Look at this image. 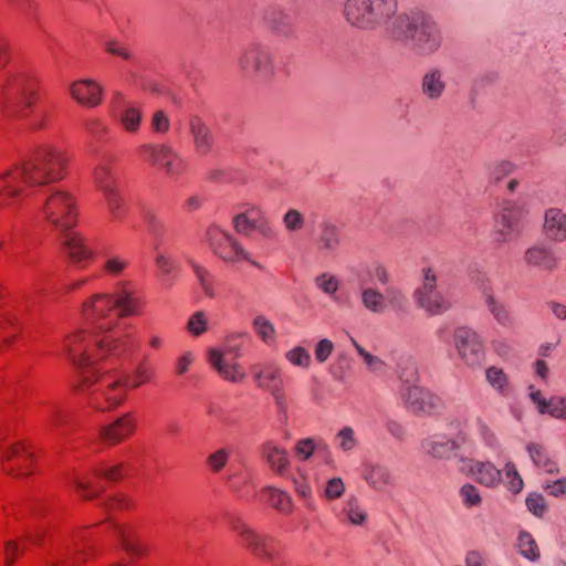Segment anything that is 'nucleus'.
<instances>
[{
  "label": "nucleus",
  "mask_w": 566,
  "mask_h": 566,
  "mask_svg": "<svg viewBox=\"0 0 566 566\" xmlns=\"http://www.w3.org/2000/svg\"><path fill=\"white\" fill-rule=\"evenodd\" d=\"M399 395L406 409L415 415H434L443 407L439 396L417 384L401 386Z\"/></svg>",
  "instance_id": "nucleus-12"
},
{
  "label": "nucleus",
  "mask_w": 566,
  "mask_h": 566,
  "mask_svg": "<svg viewBox=\"0 0 566 566\" xmlns=\"http://www.w3.org/2000/svg\"><path fill=\"white\" fill-rule=\"evenodd\" d=\"M343 13L352 27L367 31L385 28L392 34L400 14L398 0H346Z\"/></svg>",
  "instance_id": "nucleus-4"
},
{
  "label": "nucleus",
  "mask_w": 566,
  "mask_h": 566,
  "mask_svg": "<svg viewBox=\"0 0 566 566\" xmlns=\"http://www.w3.org/2000/svg\"><path fill=\"white\" fill-rule=\"evenodd\" d=\"M230 459V451L228 449L221 448L217 451L212 452L208 459L207 463L210 470L214 473L220 472L228 464Z\"/></svg>",
  "instance_id": "nucleus-56"
},
{
  "label": "nucleus",
  "mask_w": 566,
  "mask_h": 566,
  "mask_svg": "<svg viewBox=\"0 0 566 566\" xmlns=\"http://www.w3.org/2000/svg\"><path fill=\"white\" fill-rule=\"evenodd\" d=\"M230 525L238 535L241 545L253 556L262 562H277L280 545L273 536L256 531L240 517L232 518Z\"/></svg>",
  "instance_id": "nucleus-8"
},
{
  "label": "nucleus",
  "mask_w": 566,
  "mask_h": 566,
  "mask_svg": "<svg viewBox=\"0 0 566 566\" xmlns=\"http://www.w3.org/2000/svg\"><path fill=\"white\" fill-rule=\"evenodd\" d=\"M93 175L111 217L115 221H122L126 214V203L119 190L117 172L109 163L101 161L94 168Z\"/></svg>",
  "instance_id": "nucleus-9"
},
{
  "label": "nucleus",
  "mask_w": 566,
  "mask_h": 566,
  "mask_svg": "<svg viewBox=\"0 0 566 566\" xmlns=\"http://www.w3.org/2000/svg\"><path fill=\"white\" fill-rule=\"evenodd\" d=\"M453 344L459 358L468 366H478L484 357V340L472 327L459 326L453 333Z\"/></svg>",
  "instance_id": "nucleus-13"
},
{
  "label": "nucleus",
  "mask_w": 566,
  "mask_h": 566,
  "mask_svg": "<svg viewBox=\"0 0 566 566\" xmlns=\"http://www.w3.org/2000/svg\"><path fill=\"white\" fill-rule=\"evenodd\" d=\"M188 263L193 270L203 293L208 297H214L216 292L213 289V281L210 272L206 268L193 261L192 259H188Z\"/></svg>",
  "instance_id": "nucleus-48"
},
{
  "label": "nucleus",
  "mask_w": 566,
  "mask_h": 566,
  "mask_svg": "<svg viewBox=\"0 0 566 566\" xmlns=\"http://www.w3.org/2000/svg\"><path fill=\"white\" fill-rule=\"evenodd\" d=\"M38 98L36 81L27 73L10 74L0 85V105L9 117L28 118Z\"/></svg>",
  "instance_id": "nucleus-5"
},
{
  "label": "nucleus",
  "mask_w": 566,
  "mask_h": 566,
  "mask_svg": "<svg viewBox=\"0 0 566 566\" xmlns=\"http://www.w3.org/2000/svg\"><path fill=\"white\" fill-rule=\"evenodd\" d=\"M256 386L271 394L277 412L284 418L287 417L289 400L285 392L284 380L281 368L269 364L254 370Z\"/></svg>",
  "instance_id": "nucleus-11"
},
{
  "label": "nucleus",
  "mask_w": 566,
  "mask_h": 566,
  "mask_svg": "<svg viewBox=\"0 0 566 566\" xmlns=\"http://www.w3.org/2000/svg\"><path fill=\"white\" fill-rule=\"evenodd\" d=\"M460 472L471 475L479 484L495 489L503 481V472L491 461H479L474 459H460Z\"/></svg>",
  "instance_id": "nucleus-18"
},
{
  "label": "nucleus",
  "mask_w": 566,
  "mask_h": 566,
  "mask_svg": "<svg viewBox=\"0 0 566 566\" xmlns=\"http://www.w3.org/2000/svg\"><path fill=\"white\" fill-rule=\"evenodd\" d=\"M543 233L553 242L566 241V212L559 208H548L544 211Z\"/></svg>",
  "instance_id": "nucleus-26"
},
{
  "label": "nucleus",
  "mask_w": 566,
  "mask_h": 566,
  "mask_svg": "<svg viewBox=\"0 0 566 566\" xmlns=\"http://www.w3.org/2000/svg\"><path fill=\"white\" fill-rule=\"evenodd\" d=\"M268 496L269 503L277 511L290 514L293 511V500L289 493L283 490L268 486L263 490Z\"/></svg>",
  "instance_id": "nucleus-41"
},
{
  "label": "nucleus",
  "mask_w": 566,
  "mask_h": 566,
  "mask_svg": "<svg viewBox=\"0 0 566 566\" xmlns=\"http://www.w3.org/2000/svg\"><path fill=\"white\" fill-rule=\"evenodd\" d=\"M526 506L537 517H543L547 511L546 501L543 495L532 493L526 497Z\"/></svg>",
  "instance_id": "nucleus-58"
},
{
  "label": "nucleus",
  "mask_w": 566,
  "mask_h": 566,
  "mask_svg": "<svg viewBox=\"0 0 566 566\" xmlns=\"http://www.w3.org/2000/svg\"><path fill=\"white\" fill-rule=\"evenodd\" d=\"M70 92L73 98L84 106L95 107L102 102L103 90L92 80L74 82Z\"/></svg>",
  "instance_id": "nucleus-31"
},
{
  "label": "nucleus",
  "mask_w": 566,
  "mask_h": 566,
  "mask_svg": "<svg viewBox=\"0 0 566 566\" xmlns=\"http://www.w3.org/2000/svg\"><path fill=\"white\" fill-rule=\"evenodd\" d=\"M252 326L256 335L268 345L276 340V329L273 323L264 315H256L253 318Z\"/></svg>",
  "instance_id": "nucleus-45"
},
{
  "label": "nucleus",
  "mask_w": 566,
  "mask_h": 566,
  "mask_svg": "<svg viewBox=\"0 0 566 566\" xmlns=\"http://www.w3.org/2000/svg\"><path fill=\"white\" fill-rule=\"evenodd\" d=\"M189 129L193 139L196 151L200 156L208 155L213 148V135L207 123L199 116H191Z\"/></svg>",
  "instance_id": "nucleus-30"
},
{
  "label": "nucleus",
  "mask_w": 566,
  "mask_h": 566,
  "mask_svg": "<svg viewBox=\"0 0 566 566\" xmlns=\"http://www.w3.org/2000/svg\"><path fill=\"white\" fill-rule=\"evenodd\" d=\"M504 474L507 489L515 494L521 492L524 486V482L513 462L510 461L505 464Z\"/></svg>",
  "instance_id": "nucleus-53"
},
{
  "label": "nucleus",
  "mask_w": 566,
  "mask_h": 566,
  "mask_svg": "<svg viewBox=\"0 0 566 566\" xmlns=\"http://www.w3.org/2000/svg\"><path fill=\"white\" fill-rule=\"evenodd\" d=\"M342 515L356 526H361L367 521V512L356 496L347 499L342 509Z\"/></svg>",
  "instance_id": "nucleus-42"
},
{
  "label": "nucleus",
  "mask_w": 566,
  "mask_h": 566,
  "mask_svg": "<svg viewBox=\"0 0 566 566\" xmlns=\"http://www.w3.org/2000/svg\"><path fill=\"white\" fill-rule=\"evenodd\" d=\"M516 547L522 557L525 559L535 563L541 558L539 547L533 537V535L527 531H521L518 533L516 539Z\"/></svg>",
  "instance_id": "nucleus-37"
},
{
  "label": "nucleus",
  "mask_w": 566,
  "mask_h": 566,
  "mask_svg": "<svg viewBox=\"0 0 566 566\" xmlns=\"http://www.w3.org/2000/svg\"><path fill=\"white\" fill-rule=\"evenodd\" d=\"M233 227L238 233L247 237L251 235L253 231H258L268 239L274 237V230L270 221L255 206H251L243 212L235 214Z\"/></svg>",
  "instance_id": "nucleus-17"
},
{
  "label": "nucleus",
  "mask_w": 566,
  "mask_h": 566,
  "mask_svg": "<svg viewBox=\"0 0 566 566\" xmlns=\"http://www.w3.org/2000/svg\"><path fill=\"white\" fill-rule=\"evenodd\" d=\"M104 49L107 53L122 57L126 61H133L134 54L130 50V48L115 39H108L104 42Z\"/></svg>",
  "instance_id": "nucleus-54"
},
{
  "label": "nucleus",
  "mask_w": 566,
  "mask_h": 566,
  "mask_svg": "<svg viewBox=\"0 0 566 566\" xmlns=\"http://www.w3.org/2000/svg\"><path fill=\"white\" fill-rule=\"evenodd\" d=\"M116 98L120 101L123 99V96L119 93H116ZM115 111L120 124L127 132L136 133L139 129L142 113L137 107L125 102L122 104L117 102Z\"/></svg>",
  "instance_id": "nucleus-34"
},
{
  "label": "nucleus",
  "mask_w": 566,
  "mask_h": 566,
  "mask_svg": "<svg viewBox=\"0 0 566 566\" xmlns=\"http://www.w3.org/2000/svg\"><path fill=\"white\" fill-rule=\"evenodd\" d=\"M353 346L355 347L357 354L361 357L367 368L371 371H380L385 367V363L377 356L367 352L363 346H360L354 338L350 339Z\"/></svg>",
  "instance_id": "nucleus-55"
},
{
  "label": "nucleus",
  "mask_w": 566,
  "mask_h": 566,
  "mask_svg": "<svg viewBox=\"0 0 566 566\" xmlns=\"http://www.w3.org/2000/svg\"><path fill=\"white\" fill-rule=\"evenodd\" d=\"M140 150L153 166L169 177H177L186 170L184 158L169 145L147 144L142 146Z\"/></svg>",
  "instance_id": "nucleus-15"
},
{
  "label": "nucleus",
  "mask_w": 566,
  "mask_h": 566,
  "mask_svg": "<svg viewBox=\"0 0 566 566\" xmlns=\"http://www.w3.org/2000/svg\"><path fill=\"white\" fill-rule=\"evenodd\" d=\"M342 243V232L339 227L331 220H323L319 223L317 237L318 250L324 253L335 252Z\"/></svg>",
  "instance_id": "nucleus-33"
},
{
  "label": "nucleus",
  "mask_w": 566,
  "mask_h": 566,
  "mask_svg": "<svg viewBox=\"0 0 566 566\" xmlns=\"http://www.w3.org/2000/svg\"><path fill=\"white\" fill-rule=\"evenodd\" d=\"M448 87L447 74L439 66L426 70L420 81V91L429 102H437L444 95Z\"/></svg>",
  "instance_id": "nucleus-22"
},
{
  "label": "nucleus",
  "mask_w": 566,
  "mask_h": 566,
  "mask_svg": "<svg viewBox=\"0 0 566 566\" xmlns=\"http://www.w3.org/2000/svg\"><path fill=\"white\" fill-rule=\"evenodd\" d=\"M485 379L488 384L495 390L500 396L506 397L511 392V384L506 373L496 366H490L485 370Z\"/></svg>",
  "instance_id": "nucleus-38"
},
{
  "label": "nucleus",
  "mask_w": 566,
  "mask_h": 566,
  "mask_svg": "<svg viewBox=\"0 0 566 566\" xmlns=\"http://www.w3.org/2000/svg\"><path fill=\"white\" fill-rule=\"evenodd\" d=\"M69 157L53 145L38 146L28 158L0 175V197L9 199L36 195L40 216L60 234L61 243L74 263L88 260L92 251L73 229L77 222L75 198L52 187L65 177Z\"/></svg>",
  "instance_id": "nucleus-2"
},
{
  "label": "nucleus",
  "mask_w": 566,
  "mask_h": 566,
  "mask_svg": "<svg viewBox=\"0 0 566 566\" xmlns=\"http://www.w3.org/2000/svg\"><path fill=\"white\" fill-rule=\"evenodd\" d=\"M261 453L269 467L280 475H284L290 468V458L286 450L269 441L262 444Z\"/></svg>",
  "instance_id": "nucleus-32"
},
{
  "label": "nucleus",
  "mask_w": 566,
  "mask_h": 566,
  "mask_svg": "<svg viewBox=\"0 0 566 566\" xmlns=\"http://www.w3.org/2000/svg\"><path fill=\"white\" fill-rule=\"evenodd\" d=\"M208 360L213 369L227 381L241 382L245 378V371L238 363H229L226 359V354L217 348H211L208 352Z\"/></svg>",
  "instance_id": "nucleus-25"
},
{
  "label": "nucleus",
  "mask_w": 566,
  "mask_h": 566,
  "mask_svg": "<svg viewBox=\"0 0 566 566\" xmlns=\"http://www.w3.org/2000/svg\"><path fill=\"white\" fill-rule=\"evenodd\" d=\"M262 20L276 35L290 38L294 33V24L289 12L279 4L266 7L262 12Z\"/></svg>",
  "instance_id": "nucleus-23"
},
{
  "label": "nucleus",
  "mask_w": 566,
  "mask_h": 566,
  "mask_svg": "<svg viewBox=\"0 0 566 566\" xmlns=\"http://www.w3.org/2000/svg\"><path fill=\"white\" fill-rule=\"evenodd\" d=\"M416 304L429 315H441L452 306L438 289V276L431 268L423 269L421 285L413 293Z\"/></svg>",
  "instance_id": "nucleus-10"
},
{
  "label": "nucleus",
  "mask_w": 566,
  "mask_h": 566,
  "mask_svg": "<svg viewBox=\"0 0 566 566\" xmlns=\"http://www.w3.org/2000/svg\"><path fill=\"white\" fill-rule=\"evenodd\" d=\"M364 479L376 491H386L395 485V475L391 469L381 463L368 462L365 464Z\"/></svg>",
  "instance_id": "nucleus-29"
},
{
  "label": "nucleus",
  "mask_w": 566,
  "mask_h": 566,
  "mask_svg": "<svg viewBox=\"0 0 566 566\" xmlns=\"http://www.w3.org/2000/svg\"><path fill=\"white\" fill-rule=\"evenodd\" d=\"M139 307V298L125 289L114 294H94L83 303L82 313L93 324L95 335L78 331L64 340L67 358L78 369L82 382L94 387V403L101 410L119 406L128 386L135 389L153 380L154 373L145 361L134 368L130 378L126 374L95 366L96 359L119 355V339L112 331L119 318L138 315Z\"/></svg>",
  "instance_id": "nucleus-1"
},
{
  "label": "nucleus",
  "mask_w": 566,
  "mask_h": 566,
  "mask_svg": "<svg viewBox=\"0 0 566 566\" xmlns=\"http://www.w3.org/2000/svg\"><path fill=\"white\" fill-rule=\"evenodd\" d=\"M484 305L494 319V322L503 328H511L515 324L514 316L509 305L497 297L490 284L481 290Z\"/></svg>",
  "instance_id": "nucleus-21"
},
{
  "label": "nucleus",
  "mask_w": 566,
  "mask_h": 566,
  "mask_svg": "<svg viewBox=\"0 0 566 566\" xmlns=\"http://www.w3.org/2000/svg\"><path fill=\"white\" fill-rule=\"evenodd\" d=\"M475 430L479 438L486 448L493 451H499L501 449V442L497 436L483 418L478 417L475 419Z\"/></svg>",
  "instance_id": "nucleus-46"
},
{
  "label": "nucleus",
  "mask_w": 566,
  "mask_h": 566,
  "mask_svg": "<svg viewBox=\"0 0 566 566\" xmlns=\"http://www.w3.org/2000/svg\"><path fill=\"white\" fill-rule=\"evenodd\" d=\"M196 355L191 350L184 352L176 360V374L181 376L190 369L195 363Z\"/></svg>",
  "instance_id": "nucleus-63"
},
{
  "label": "nucleus",
  "mask_w": 566,
  "mask_h": 566,
  "mask_svg": "<svg viewBox=\"0 0 566 566\" xmlns=\"http://www.w3.org/2000/svg\"><path fill=\"white\" fill-rule=\"evenodd\" d=\"M334 349V343L328 338H323L315 345L314 357L317 363L323 364L329 358Z\"/></svg>",
  "instance_id": "nucleus-60"
},
{
  "label": "nucleus",
  "mask_w": 566,
  "mask_h": 566,
  "mask_svg": "<svg viewBox=\"0 0 566 566\" xmlns=\"http://www.w3.org/2000/svg\"><path fill=\"white\" fill-rule=\"evenodd\" d=\"M117 533L120 537L122 545L127 551V553L133 555H139L143 553L140 543L135 539L126 530L118 528Z\"/></svg>",
  "instance_id": "nucleus-61"
},
{
  "label": "nucleus",
  "mask_w": 566,
  "mask_h": 566,
  "mask_svg": "<svg viewBox=\"0 0 566 566\" xmlns=\"http://www.w3.org/2000/svg\"><path fill=\"white\" fill-rule=\"evenodd\" d=\"M334 443L339 451L349 454L358 448L359 440L354 428L345 426L335 434Z\"/></svg>",
  "instance_id": "nucleus-44"
},
{
  "label": "nucleus",
  "mask_w": 566,
  "mask_h": 566,
  "mask_svg": "<svg viewBox=\"0 0 566 566\" xmlns=\"http://www.w3.org/2000/svg\"><path fill=\"white\" fill-rule=\"evenodd\" d=\"M128 266V260L117 254H108L105 256L103 269L112 276H119Z\"/></svg>",
  "instance_id": "nucleus-52"
},
{
  "label": "nucleus",
  "mask_w": 566,
  "mask_h": 566,
  "mask_svg": "<svg viewBox=\"0 0 566 566\" xmlns=\"http://www.w3.org/2000/svg\"><path fill=\"white\" fill-rule=\"evenodd\" d=\"M528 390V397L539 415H548L554 419L566 421V395H554L547 399L542 390L534 386H530Z\"/></svg>",
  "instance_id": "nucleus-20"
},
{
  "label": "nucleus",
  "mask_w": 566,
  "mask_h": 566,
  "mask_svg": "<svg viewBox=\"0 0 566 566\" xmlns=\"http://www.w3.org/2000/svg\"><path fill=\"white\" fill-rule=\"evenodd\" d=\"M361 271L364 274H357L361 282H378L381 285H386L390 280L387 268L378 261L365 264Z\"/></svg>",
  "instance_id": "nucleus-40"
},
{
  "label": "nucleus",
  "mask_w": 566,
  "mask_h": 566,
  "mask_svg": "<svg viewBox=\"0 0 566 566\" xmlns=\"http://www.w3.org/2000/svg\"><path fill=\"white\" fill-rule=\"evenodd\" d=\"M0 458L7 462L3 468L8 474L15 478L30 474L28 463L31 462L32 453L22 443H14L0 448Z\"/></svg>",
  "instance_id": "nucleus-19"
},
{
  "label": "nucleus",
  "mask_w": 566,
  "mask_h": 566,
  "mask_svg": "<svg viewBox=\"0 0 566 566\" xmlns=\"http://www.w3.org/2000/svg\"><path fill=\"white\" fill-rule=\"evenodd\" d=\"M314 284L334 302H339L336 293L339 290L340 282L335 275L324 272L314 279Z\"/></svg>",
  "instance_id": "nucleus-47"
},
{
  "label": "nucleus",
  "mask_w": 566,
  "mask_h": 566,
  "mask_svg": "<svg viewBox=\"0 0 566 566\" xmlns=\"http://www.w3.org/2000/svg\"><path fill=\"white\" fill-rule=\"evenodd\" d=\"M282 222L287 232L294 233L301 231L305 226V217L297 209H289L283 218Z\"/></svg>",
  "instance_id": "nucleus-51"
},
{
  "label": "nucleus",
  "mask_w": 566,
  "mask_h": 566,
  "mask_svg": "<svg viewBox=\"0 0 566 566\" xmlns=\"http://www.w3.org/2000/svg\"><path fill=\"white\" fill-rule=\"evenodd\" d=\"M361 306L370 314L380 315L386 312L388 305L392 307H402L407 303V297L398 287H388L386 293L375 286L364 285L359 292Z\"/></svg>",
  "instance_id": "nucleus-14"
},
{
  "label": "nucleus",
  "mask_w": 566,
  "mask_h": 566,
  "mask_svg": "<svg viewBox=\"0 0 566 566\" xmlns=\"http://www.w3.org/2000/svg\"><path fill=\"white\" fill-rule=\"evenodd\" d=\"M285 359L294 367L308 369L312 363L310 352L303 346H295L285 353Z\"/></svg>",
  "instance_id": "nucleus-49"
},
{
  "label": "nucleus",
  "mask_w": 566,
  "mask_h": 566,
  "mask_svg": "<svg viewBox=\"0 0 566 566\" xmlns=\"http://www.w3.org/2000/svg\"><path fill=\"white\" fill-rule=\"evenodd\" d=\"M155 262L163 274L168 275L178 268V262L170 255L164 252H157Z\"/></svg>",
  "instance_id": "nucleus-62"
},
{
  "label": "nucleus",
  "mask_w": 566,
  "mask_h": 566,
  "mask_svg": "<svg viewBox=\"0 0 566 566\" xmlns=\"http://www.w3.org/2000/svg\"><path fill=\"white\" fill-rule=\"evenodd\" d=\"M516 169L510 160H496L485 166V178L491 186H497L504 178L511 176Z\"/></svg>",
  "instance_id": "nucleus-36"
},
{
  "label": "nucleus",
  "mask_w": 566,
  "mask_h": 566,
  "mask_svg": "<svg viewBox=\"0 0 566 566\" xmlns=\"http://www.w3.org/2000/svg\"><path fill=\"white\" fill-rule=\"evenodd\" d=\"M394 35L405 41L419 56L434 54L442 44L440 27L431 17L422 13L399 14L394 23Z\"/></svg>",
  "instance_id": "nucleus-3"
},
{
  "label": "nucleus",
  "mask_w": 566,
  "mask_h": 566,
  "mask_svg": "<svg viewBox=\"0 0 566 566\" xmlns=\"http://www.w3.org/2000/svg\"><path fill=\"white\" fill-rule=\"evenodd\" d=\"M421 449L434 459H449L459 449V443L448 436L433 434L421 441Z\"/></svg>",
  "instance_id": "nucleus-28"
},
{
  "label": "nucleus",
  "mask_w": 566,
  "mask_h": 566,
  "mask_svg": "<svg viewBox=\"0 0 566 566\" xmlns=\"http://www.w3.org/2000/svg\"><path fill=\"white\" fill-rule=\"evenodd\" d=\"M136 428V421L130 413L117 418L108 426L99 429V437L103 441L109 444H116L123 441L126 437L132 434Z\"/></svg>",
  "instance_id": "nucleus-27"
},
{
  "label": "nucleus",
  "mask_w": 566,
  "mask_h": 566,
  "mask_svg": "<svg viewBox=\"0 0 566 566\" xmlns=\"http://www.w3.org/2000/svg\"><path fill=\"white\" fill-rule=\"evenodd\" d=\"M528 210L514 200H503L493 212L492 237L495 243L506 244L524 232Z\"/></svg>",
  "instance_id": "nucleus-6"
},
{
  "label": "nucleus",
  "mask_w": 566,
  "mask_h": 566,
  "mask_svg": "<svg viewBox=\"0 0 566 566\" xmlns=\"http://www.w3.org/2000/svg\"><path fill=\"white\" fill-rule=\"evenodd\" d=\"M526 451L533 464L545 473L555 474L558 472L557 463L551 458L543 444L530 442Z\"/></svg>",
  "instance_id": "nucleus-35"
},
{
  "label": "nucleus",
  "mask_w": 566,
  "mask_h": 566,
  "mask_svg": "<svg viewBox=\"0 0 566 566\" xmlns=\"http://www.w3.org/2000/svg\"><path fill=\"white\" fill-rule=\"evenodd\" d=\"M459 496L467 509L476 507L482 504V496L479 489L471 483H465L460 488Z\"/></svg>",
  "instance_id": "nucleus-50"
},
{
  "label": "nucleus",
  "mask_w": 566,
  "mask_h": 566,
  "mask_svg": "<svg viewBox=\"0 0 566 566\" xmlns=\"http://www.w3.org/2000/svg\"><path fill=\"white\" fill-rule=\"evenodd\" d=\"M316 451L329 452L328 444L323 439L305 438L296 442L295 453L303 460H308Z\"/></svg>",
  "instance_id": "nucleus-43"
},
{
  "label": "nucleus",
  "mask_w": 566,
  "mask_h": 566,
  "mask_svg": "<svg viewBox=\"0 0 566 566\" xmlns=\"http://www.w3.org/2000/svg\"><path fill=\"white\" fill-rule=\"evenodd\" d=\"M151 127L156 133H167L170 127L168 115L164 111H157L153 116Z\"/></svg>",
  "instance_id": "nucleus-64"
},
{
  "label": "nucleus",
  "mask_w": 566,
  "mask_h": 566,
  "mask_svg": "<svg viewBox=\"0 0 566 566\" xmlns=\"http://www.w3.org/2000/svg\"><path fill=\"white\" fill-rule=\"evenodd\" d=\"M345 493V484L340 478H332L326 482V486L324 490V496L334 501L342 497Z\"/></svg>",
  "instance_id": "nucleus-59"
},
{
  "label": "nucleus",
  "mask_w": 566,
  "mask_h": 566,
  "mask_svg": "<svg viewBox=\"0 0 566 566\" xmlns=\"http://www.w3.org/2000/svg\"><path fill=\"white\" fill-rule=\"evenodd\" d=\"M239 70L250 78L268 82L275 74V63L271 50L259 41L245 44L238 59Z\"/></svg>",
  "instance_id": "nucleus-7"
},
{
  "label": "nucleus",
  "mask_w": 566,
  "mask_h": 566,
  "mask_svg": "<svg viewBox=\"0 0 566 566\" xmlns=\"http://www.w3.org/2000/svg\"><path fill=\"white\" fill-rule=\"evenodd\" d=\"M397 375L401 386L416 385L419 381L418 363L412 356H403L397 366Z\"/></svg>",
  "instance_id": "nucleus-39"
},
{
  "label": "nucleus",
  "mask_w": 566,
  "mask_h": 566,
  "mask_svg": "<svg viewBox=\"0 0 566 566\" xmlns=\"http://www.w3.org/2000/svg\"><path fill=\"white\" fill-rule=\"evenodd\" d=\"M209 240L214 252L224 261L240 262L251 261L249 252L229 232L212 227L209 229Z\"/></svg>",
  "instance_id": "nucleus-16"
},
{
  "label": "nucleus",
  "mask_w": 566,
  "mask_h": 566,
  "mask_svg": "<svg viewBox=\"0 0 566 566\" xmlns=\"http://www.w3.org/2000/svg\"><path fill=\"white\" fill-rule=\"evenodd\" d=\"M523 261L528 268L546 272L555 270L558 263L554 250L544 243H535L527 248Z\"/></svg>",
  "instance_id": "nucleus-24"
},
{
  "label": "nucleus",
  "mask_w": 566,
  "mask_h": 566,
  "mask_svg": "<svg viewBox=\"0 0 566 566\" xmlns=\"http://www.w3.org/2000/svg\"><path fill=\"white\" fill-rule=\"evenodd\" d=\"M188 331L195 335L200 336L202 335L208 327V319L203 312L199 311L191 315V317L188 321Z\"/></svg>",
  "instance_id": "nucleus-57"
}]
</instances>
